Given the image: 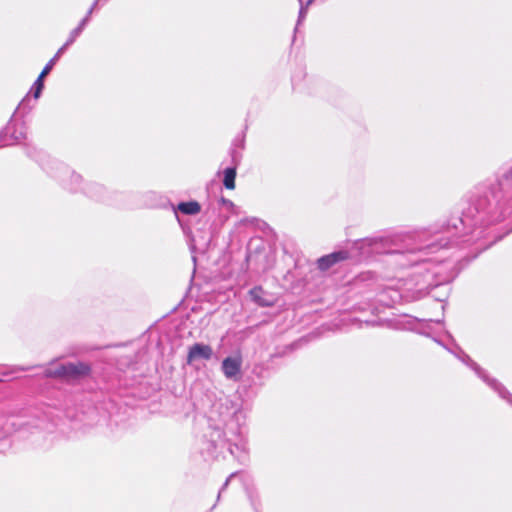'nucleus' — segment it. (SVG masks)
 Listing matches in <instances>:
<instances>
[{
	"label": "nucleus",
	"instance_id": "20e7f679",
	"mask_svg": "<svg viewBox=\"0 0 512 512\" xmlns=\"http://www.w3.org/2000/svg\"><path fill=\"white\" fill-rule=\"evenodd\" d=\"M242 358L240 356H229L222 361L221 370L224 376L233 381L241 378Z\"/></svg>",
	"mask_w": 512,
	"mask_h": 512
},
{
	"label": "nucleus",
	"instance_id": "f257e3e1",
	"mask_svg": "<svg viewBox=\"0 0 512 512\" xmlns=\"http://www.w3.org/2000/svg\"><path fill=\"white\" fill-rule=\"evenodd\" d=\"M90 373V366L83 362L59 364L49 367L44 374L49 378H60L66 380L78 379Z\"/></svg>",
	"mask_w": 512,
	"mask_h": 512
},
{
	"label": "nucleus",
	"instance_id": "39448f33",
	"mask_svg": "<svg viewBox=\"0 0 512 512\" xmlns=\"http://www.w3.org/2000/svg\"><path fill=\"white\" fill-rule=\"evenodd\" d=\"M211 346L203 343H195L189 347L187 354V364L191 365L199 360H210L213 357Z\"/></svg>",
	"mask_w": 512,
	"mask_h": 512
},
{
	"label": "nucleus",
	"instance_id": "f03ea898",
	"mask_svg": "<svg viewBox=\"0 0 512 512\" xmlns=\"http://www.w3.org/2000/svg\"><path fill=\"white\" fill-rule=\"evenodd\" d=\"M458 358L469 366L484 382H486L498 395L512 405V394L496 379L490 378L487 373L464 352Z\"/></svg>",
	"mask_w": 512,
	"mask_h": 512
},
{
	"label": "nucleus",
	"instance_id": "2eb2a0df",
	"mask_svg": "<svg viewBox=\"0 0 512 512\" xmlns=\"http://www.w3.org/2000/svg\"><path fill=\"white\" fill-rule=\"evenodd\" d=\"M300 3V10L298 16V24H300L306 17L309 6L314 3L316 0H308L306 4L303 3L302 0H298Z\"/></svg>",
	"mask_w": 512,
	"mask_h": 512
},
{
	"label": "nucleus",
	"instance_id": "412c9836",
	"mask_svg": "<svg viewBox=\"0 0 512 512\" xmlns=\"http://www.w3.org/2000/svg\"><path fill=\"white\" fill-rule=\"evenodd\" d=\"M72 176L75 179V181H78L81 178L79 175H75V174H73Z\"/></svg>",
	"mask_w": 512,
	"mask_h": 512
},
{
	"label": "nucleus",
	"instance_id": "6ab92c4d",
	"mask_svg": "<svg viewBox=\"0 0 512 512\" xmlns=\"http://www.w3.org/2000/svg\"><path fill=\"white\" fill-rule=\"evenodd\" d=\"M235 475H236V473H232V474H230V476L227 478V480H226V481H225V483L223 484V486H222L221 490L219 491L218 499L220 498V495H221L222 491H223L224 489H226V488H227V486H228V484H229V482H230V479H231V478H233Z\"/></svg>",
	"mask_w": 512,
	"mask_h": 512
},
{
	"label": "nucleus",
	"instance_id": "a211bd4d",
	"mask_svg": "<svg viewBox=\"0 0 512 512\" xmlns=\"http://www.w3.org/2000/svg\"><path fill=\"white\" fill-rule=\"evenodd\" d=\"M388 239L384 237H377L369 240V245H377L378 243H384L387 242Z\"/></svg>",
	"mask_w": 512,
	"mask_h": 512
},
{
	"label": "nucleus",
	"instance_id": "1a4fd4ad",
	"mask_svg": "<svg viewBox=\"0 0 512 512\" xmlns=\"http://www.w3.org/2000/svg\"><path fill=\"white\" fill-rule=\"evenodd\" d=\"M491 193H492V198H493L492 201L488 198L487 195L484 198H480L477 200L475 207L478 210L485 211L486 207H497L498 206L499 199H498L497 195H495L493 192H491Z\"/></svg>",
	"mask_w": 512,
	"mask_h": 512
},
{
	"label": "nucleus",
	"instance_id": "4468645a",
	"mask_svg": "<svg viewBox=\"0 0 512 512\" xmlns=\"http://www.w3.org/2000/svg\"><path fill=\"white\" fill-rule=\"evenodd\" d=\"M108 0H94L91 8L88 10L86 16L80 21L79 25L77 27H81V30L83 31L86 24L89 22L90 20V16L91 14L93 13V10L95 9V7L99 4H104L106 3Z\"/></svg>",
	"mask_w": 512,
	"mask_h": 512
},
{
	"label": "nucleus",
	"instance_id": "9d476101",
	"mask_svg": "<svg viewBox=\"0 0 512 512\" xmlns=\"http://www.w3.org/2000/svg\"><path fill=\"white\" fill-rule=\"evenodd\" d=\"M236 168L228 167L224 170L223 184L227 189L235 188Z\"/></svg>",
	"mask_w": 512,
	"mask_h": 512
},
{
	"label": "nucleus",
	"instance_id": "6e6552de",
	"mask_svg": "<svg viewBox=\"0 0 512 512\" xmlns=\"http://www.w3.org/2000/svg\"><path fill=\"white\" fill-rule=\"evenodd\" d=\"M177 210L186 215H195L200 212V204L196 201L181 202L177 206Z\"/></svg>",
	"mask_w": 512,
	"mask_h": 512
},
{
	"label": "nucleus",
	"instance_id": "0eeeda50",
	"mask_svg": "<svg viewBox=\"0 0 512 512\" xmlns=\"http://www.w3.org/2000/svg\"><path fill=\"white\" fill-rule=\"evenodd\" d=\"M252 299L260 306L269 307L273 305L272 299L264 297V291L261 287H255L250 291Z\"/></svg>",
	"mask_w": 512,
	"mask_h": 512
},
{
	"label": "nucleus",
	"instance_id": "5701e85b",
	"mask_svg": "<svg viewBox=\"0 0 512 512\" xmlns=\"http://www.w3.org/2000/svg\"><path fill=\"white\" fill-rule=\"evenodd\" d=\"M22 371H27L29 368H21Z\"/></svg>",
	"mask_w": 512,
	"mask_h": 512
},
{
	"label": "nucleus",
	"instance_id": "f8f14e48",
	"mask_svg": "<svg viewBox=\"0 0 512 512\" xmlns=\"http://www.w3.org/2000/svg\"><path fill=\"white\" fill-rule=\"evenodd\" d=\"M237 438L238 440L235 443L229 445L228 450L232 455L238 457L240 452H245L246 445L240 434L237 436Z\"/></svg>",
	"mask_w": 512,
	"mask_h": 512
},
{
	"label": "nucleus",
	"instance_id": "7ed1b4c3",
	"mask_svg": "<svg viewBox=\"0 0 512 512\" xmlns=\"http://www.w3.org/2000/svg\"><path fill=\"white\" fill-rule=\"evenodd\" d=\"M25 138L26 127L23 124L17 126L10 121L4 130L0 132V147L19 142Z\"/></svg>",
	"mask_w": 512,
	"mask_h": 512
},
{
	"label": "nucleus",
	"instance_id": "ddd939ff",
	"mask_svg": "<svg viewBox=\"0 0 512 512\" xmlns=\"http://www.w3.org/2000/svg\"><path fill=\"white\" fill-rule=\"evenodd\" d=\"M81 33V27H76L75 29H73L70 32L67 41L60 47V52H65L66 49L75 42V40L80 36Z\"/></svg>",
	"mask_w": 512,
	"mask_h": 512
},
{
	"label": "nucleus",
	"instance_id": "4be33fe9",
	"mask_svg": "<svg viewBox=\"0 0 512 512\" xmlns=\"http://www.w3.org/2000/svg\"><path fill=\"white\" fill-rule=\"evenodd\" d=\"M249 497H250V502H251V503H252V505L254 506L255 504H254V500H253L252 496H249Z\"/></svg>",
	"mask_w": 512,
	"mask_h": 512
},
{
	"label": "nucleus",
	"instance_id": "f3484780",
	"mask_svg": "<svg viewBox=\"0 0 512 512\" xmlns=\"http://www.w3.org/2000/svg\"><path fill=\"white\" fill-rule=\"evenodd\" d=\"M510 179H512V170L504 175V177L499 181L500 188L505 189V186L509 183Z\"/></svg>",
	"mask_w": 512,
	"mask_h": 512
},
{
	"label": "nucleus",
	"instance_id": "9b49d317",
	"mask_svg": "<svg viewBox=\"0 0 512 512\" xmlns=\"http://www.w3.org/2000/svg\"><path fill=\"white\" fill-rule=\"evenodd\" d=\"M47 75H48L47 73H44V71H42L40 73V75L38 76V78L36 79V81L34 82L31 90H32V93H33V96L35 99H38L40 97L41 92L44 87V78Z\"/></svg>",
	"mask_w": 512,
	"mask_h": 512
},
{
	"label": "nucleus",
	"instance_id": "aec40b11",
	"mask_svg": "<svg viewBox=\"0 0 512 512\" xmlns=\"http://www.w3.org/2000/svg\"><path fill=\"white\" fill-rule=\"evenodd\" d=\"M220 202H221L224 206H226V207H228V208H232V207L234 206V204H233V202H232V201H230V200H228V199H225V198H223V197L220 199Z\"/></svg>",
	"mask_w": 512,
	"mask_h": 512
},
{
	"label": "nucleus",
	"instance_id": "423d86ee",
	"mask_svg": "<svg viewBox=\"0 0 512 512\" xmlns=\"http://www.w3.org/2000/svg\"><path fill=\"white\" fill-rule=\"evenodd\" d=\"M348 257L349 253L347 251L333 252L318 259V268L323 271L328 270L334 264L346 260Z\"/></svg>",
	"mask_w": 512,
	"mask_h": 512
},
{
	"label": "nucleus",
	"instance_id": "dca6fc26",
	"mask_svg": "<svg viewBox=\"0 0 512 512\" xmlns=\"http://www.w3.org/2000/svg\"><path fill=\"white\" fill-rule=\"evenodd\" d=\"M63 53L64 52H60V48H59L58 51L56 52V54L54 55V57L46 64V66L44 67V69L42 71H44V73L49 74L50 71L52 70L53 66L55 65V63L58 61V59L61 57V55Z\"/></svg>",
	"mask_w": 512,
	"mask_h": 512
}]
</instances>
